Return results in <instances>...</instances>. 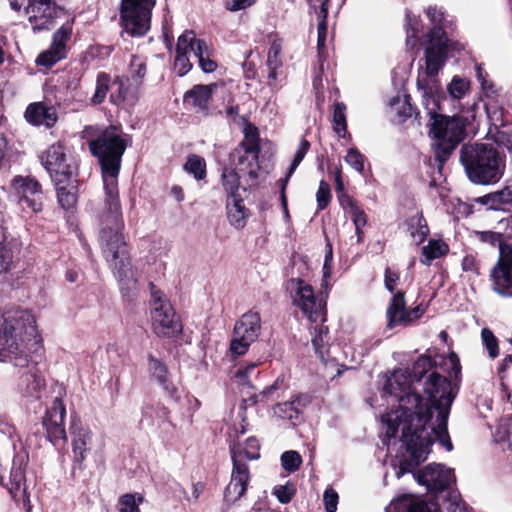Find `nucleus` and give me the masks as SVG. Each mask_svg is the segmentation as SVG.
I'll return each instance as SVG.
<instances>
[{
	"mask_svg": "<svg viewBox=\"0 0 512 512\" xmlns=\"http://www.w3.org/2000/svg\"><path fill=\"white\" fill-rule=\"evenodd\" d=\"M89 149L99 160L105 191V212L100 218V247L123 295L130 296L136 289L137 279L122 234L124 224L118 193V175L126 143L117 128L110 127L89 142Z\"/></svg>",
	"mask_w": 512,
	"mask_h": 512,
	"instance_id": "1",
	"label": "nucleus"
},
{
	"mask_svg": "<svg viewBox=\"0 0 512 512\" xmlns=\"http://www.w3.org/2000/svg\"><path fill=\"white\" fill-rule=\"evenodd\" d=\"M413 384L411 375L404 369H396L384 375L383 396L398 402V408L381 417L382 442L384 445H388L389 441L397 435L399 428H401V440L407 452V456L399 461V466L394 467L397 478L405 473L412 472L429 455L430 440L428 436H422L421 446H418L416 440L411 436L414 422L421 423L425 421L423 411H428L423 406V399L416 392V387L412 386Z\"/></svg>",
	"mask_w": 512,
	"mask_h": 512,
	"instance_id": "2",
	"label": "nucleus"
},
{
	"mask_svg": "<svg viewBox=\"0 0 512 512\" xmlns=\"http://www.w3.org/2000/svg\"><path fill=\"white\" fill-rule=\"evenodd\" d=\"M419 385L422 386V391L426 396L423 406L428 411H423L425 421L414 422L411 436L416 440L418 446H421L422 436L427 435L430 440L429 453L434 441H438L447 451H451L453 445L447 429L450 407L454 400L451 382L446 377L432 371L427 377H424V381Z\"/></svg>",
	"mask_w": 512,
	"mask_h": 512,
	"instance_id": "3",
	"label": "nucleus"
},
{
	"mask_svg": "<svg viewBox=\"0 0 512 512\" xmlns=\"http://www.w3.org/2000/svg\"><path fill=\"white\" fill-rule=\"evenodd\" d=\"M27 355L33 362L41 361L43 356L42 337L35 316L29 310L10 311L4 318L3 336L0 337V360L24 365Z\"/></svg>",
	"mask_w": 512,
	"mask_h": 512,
	"instance_id": "4",
	"label": "nucleus"
},
{
	"mask_svg": "<svg viewBox=\"0 0 512 512\" xmlns=\"http://www.w3.org/2000/svg\"><path fill=\"white\" fill-rule=\"evenodd\" d=\"M460 162L468 179L474 184H495L505 171V159L492 144L463 145L460 150Z\"/></svg>",
	"mask_w": 512,
	"mask_h": 512,
	"instance_id": "5",
	"label": "nucleus"
},
{
	"mask_svg": "<svg viewBox=\"0 0 512 512\" xmlns=\"http://www.w3.org/2000/svg\"><path fill=\"white\" fill-rule=\"evenodd\" d=\"M477 104L454 116L433 115L430 134L436 140L435 154L445 161L457 145L465 138L466 129L476 120Z\"/></svg>",
	"mask_w": 512,
	"mask_h": 512,
	"instance_id": "6",
	"label": "nucleus"
},
{
	"mask_svg": "<svg viewBox=\"0 0 512 512\" xmlns=\"http://www.w3.org/2000/svg\"><path fill=\"white\" fill-rule=\"evenodd\" d=\"M150 315L153 332L162 338H173L181 334L183 325L166 295L154 284H150Z\"/></svg>",
	"mask_w": 512,
	"mask_h": 512,
	"instance_id": "7",
	"label": "nucleus"
},
{
	"mask_svg": "<svg viewBox=\"0 0 512 512\" xmlns=\"http://www.w3.org/2000/svg\"><path fill=\"white\" fill-rule=\"evenodd\" d=\"M476 236L481 242L498 245L499 259L492 271L493 287L501 296L512 298V246L503 242L497 232L479 231Z\"/></svg>",
	"mask_w": 512,
	"mask_h": 512,
	"instance_id": "8",
	"label": "nucleus"
},
{
	"mask_svg": "<svg viewBox=\"0 0 512 512\" xmlns=\"http://www.w3.org/2000/svg\"><path fill=\"white\" fill-rule=\"evenodd\" d=\"M292 303L311 322H324L326 315V302L322 295H316L313 287L301 278H291L286 283Z\"/></svg>",
	"mask_w": 512,
	"mask_h": 512,
	"instance_id": "9",
	"label": "nucleus"
},
{
	"mask_svg": "<svg viewBox=\"0 0 512 512\" xmlns=\"http://www.w3.org/2000/svg\"><path fill=\"white\" fill-rule=\"evenodd\" d=\"M259 152L258 130L254 126H248L244 140L230 154V165L240 172H247L252 180H256Z\"/></svg>",
	"mask_w": 512,
	"mask_h": 512,
	"instance_id": "10",
	"label": "nucleus"
},
{
	"mask_svg": "<svg viewBox=\"0 0 512 512\" xmlns=\"http://www.w3.org/2000/svg\"><path fill=\"white\" fill-rule=\"evenodd\" d=\"M155 0H122L121 22L132 36H143L150 28L151 10Z\"/></svg>",
	"mask_w": 512,
	"mask_h": 512,
	"instance_id": "11",
	"label": "nucleus"
},
{
	"mask_svg": "<svg viewBox=\"0 0 512 512\" xmlns=\"http://www.w3.org/2000/svg\"><path fill=\"white\" fill-rule=\"evenodd\" d=\"M9 4L16 12L24 9L34 31L50 29L59 11L53 0H9Z\"/></svg>",
	"mask_w": 512,
	"mask_h": 512,
	"instance_id": "12",
	"label": "nucleus"
},
{
	"mask_svg": "<svg viewBox=\"0 0 512 512\" xmlns=\"http://www.w3.org/2000/svg\"><path fill=\"white\" fill-rule=\"evenodd\" d=\"M73 461L81 468L92 455H97L101 447L94 441L93 432L89 427L73 421L70 426Z\"/></svg>",
	"mask_w": 512,
	"mask_h": 512,
	"instance_id": "13",
	"label": "nucleus"
},
{
	"mask_svg": "<svg viewBox=\"0 0 512 512\" xmlns=\"http://www.w3.org/2000/svg\"><path fill=\"white\" fill-rule=\"evenodd\" d=\"M12 191L18 196L23 209L32 212L42 210L43 192L40 183L29 176H15L11 181Z\"/></svg>",
	"mask_w": 512,
	"mask_h": 512,
	"instance_id": "14",
	"label": "nucleus"
},
{
	"mask_svg": "<svg viewBox=\"0 0 512 512\" xmlns=\"http://www.w3.org/2000/svg\"><path fill=\"white\" fill-rule=\"evenodd\" d=\"M425 50L426 74L434 77L444 66L447 52V38L442 28H432L427 35Z\"/></svg>",
	"mask_w": 512,
	"mask_h": 512,
	"instance_id": "15",
	"label": "nucleus"
},
{
	"mask_svg": "<svg viewBox=\"0 0 512 512\" xmlns=\"http://www.w3.org/2000/svg\"><path fill=\"white\" fill-rule=\"evenodd\" d=\"M41 162L52 180L77 172L76 167L67 162L66 150L61 143L48 147L41 156Z\"/></svg>",
	"mask_w": 512,
	"mask_h": 512,
	"instance_id": "16",
	"label": "nucleus"
},
{
	"mask_svg": "<svg viewBox=\"0 0 512 512\" xmlns=\"http://www.w3.org/2000/svg\"><path fill=\"white\" fill-rule=\"evenodd\" d=\"M232 462L230 482L224 491V499L229 504L235 503L245 494L250 482V472L246 462L241 461L239 456H234Z\"/></svg>",
	"mask_w": 512,
	"mask_h": 512,
	"instance_id": "17",
	"label": "nucleus"
},
{
	"mask_svg": "<svg viewBox=\"0 0 512 512\" xmlns=\"http://www.w3.org/2000/svg\"><path fill=\"white\" fill-rule=\"evenodd\" d=\"M72 34V24H63L54 34L51 46L46 51L42 52L38 58L37 63L42 66L51 67L66 54V43Z\"/></svg>",
	"mask_w": 512,
	"mask_h": 512,
	"instance_id": "18",
	"label": "nucleus"
},
{
	"mask_svg": "<svg viewBox=\"0 0 512 512\" xmlns=\"http://www.w3.org/2000/svg\"><path fill=\"white\" fill-rule=\"evenodd\" d=\"M418 481L430 490L442 491L454 483V471L440 464H429L419 473Z\"/></svg>",
	"mask_w": 512,
	"mask_h": 512,
	"instance_id": "19",
	"label": "nucleus"
},
{
	"mask_svg": "<svg viewBox=\"0 0 512 512\" xmlns=\"http://www.w3.org/2000/svg\"><path fill=\"white\" fill-rule=\"evenodd\" d=\"M78 173L74 172L71 175L56 178L52 180L56 187L57 199L59 205L69 210L75 207L78 200Z\"/></svg>",
	"mask_w": 512,
	"mask_h": 512,
	"instance_id": "20",
	"label": "nucleus"
},
{
	"mask_svg": "<svg viewBox=\"0 0 512 512\" xmlns=\"http://www.w3.org/2000/svg\"><path fill=\"white\" fill-rule=\"evenodd\" d=\"M37 363L32 361L30 355H27L26 364L15 365L24 369L19 378L18 388L25 396H35L44 387V379L38 374Z\"/></svg>",
	"mask_w": 512,
	"mask_h": 512,
	"instance_id": "21",
	"label": "nucleus"
},
{
	"mask_svg": "<svg viewBox=\"0 0 512 512\" xmlns=\"http://www.w3.org/2000/svg\"><path fill=\"white\" fill-rule=\"evenodd\" d=\"M190 56L194 57V32L185 31L179 36L176 46L174 69L179 76H184L191 70Z\"/></svg>",
	"mask_w": 512,
	"mask_h": 512,
	"instance_id": "22",
	"label": "nucleus"
},
{
	"mask_svg": "<svg viewBox=\"0 0 512 512\" xmlns=\"http://www.w3.org/2000/svg\"><path fill=\"white\" fill-rule=\"evenodd\" d=\"M65 415L66 409L63 401L60 398H55L46 412L43 424L49 435L56 439H66Z\"/></svg>",
	"mask_w": 512,
	"mask_h": 512,
	"instance_id": "23",
	"label": "nucleus"
},
{
	"mask_svg": "<svg viewBox=\"0 0 512 512\" xmlns=\"http://www.w3.org/2000/svg\"><path fill=\"white\" fill-rule=\"evenodd\" d=\"M386 512H440L436 504L427 503L412 494H404L386 507Z\"/></svg>",
	"mask_w": 512,
	"mask_h": 512,
	"instance_id": "24",
	"label": "nucleus"
},
{
	"mask_svg": "<svg viewBox=\"0 0 512 512\" xmlns=\"http://www.w3.org/2000/svg\"><path fill=\"white\" fill-rule=\"evenodd\" d=\"M25 119L32 125L50 128L54 126L57 121V113L54 107L37 102L27 107Z\"/></svg>",
	"mask_w": 512,
	"mask_h": 512,
	"instance_id": "25",
	"label": "nucleus"
},
{
	"mask_svg": "<svg viewBox=\"0 0 512 512\" xmlns=\"http://www.w3.org/2000/svg\"><path fill=\"white\" fill-rule=\"evenodd\" d=\"M261 318L257 312L249 311L243 314L234 325L235 334L243 336L246 340L254 343L260 333Z\"/></svg>",
	"mask_w": 512,
	"mask_h": 512,
	"instance_id": "26",
	"label": "nucleus"
},
{
	"mask_svg": "<svg viewBox=\"0 0 512 512\" xmlns=\"http://www.w3.org/2000/svg\"><path fill=\"white\" fill-rule=\"evenodd\" d=\"M386 315L388 320L387 327L390 329L399 325H407V309L402 292H397L393 295L387 307Z\"/></svg>",
	"mask_w": 512,
	"mask_h": 512,
	"instance_id": "27",
	"label": "nucleus"
},
{
	"mask_svg": "<svg viewBox=\"0 0 512 512\" xmlns=\"http://www.w3.org/2000/svg\"><path fill=\"white\" fill-rule=\"evenodd\" d=\"M405 226L410 239L417 246L426 240L430 232L422 212L418 211L406 220Z\"/></svg>",
	"mask_w": 512,
	"mask_h": 512,
	"instance_id": "28",
	"label": "nucleus"
},
{
	"mask_svg": "<svg viewBox=\"0 0 512 512\" xmlns=\"http://www.w3.org/2000/svg\"><path fill=\"white\" fill-rule=\"evenodd\" d=\"M226 211L229 223L236 229H242L247 223L249 211L243 203L242 197L226 200Z\"/></svg>",
	"mask_w": 512,
	"mask_h": 512,
	"instance_id": "29",
	"label": "nucleus"
},
{
	"mask_svg": "<svg viewBox=\"0 0 512 512\" xmlns=\"http://www.w3.org/2000/svg\"><path fill=\"white\" fill-rule=\"evenodd\" d=\"M215 87V84L195 85L191 90L185 93L184 100L191 103L199 110L205 111L208 109L212 92Z\"/></svg>",
	"mask_w": 512,
	"mask_h": 512,
	"instance_id": "30",
	"label": "nucleus"
},
{
	"mask_svg": "<svg viewBox=\"0 0 512 512\" xmlns=\"http://www.w3.org/2000/svg\"><path fill=\"white\" fill-rule=\"evenodd\" d=\"M149 371L162 388L169 394L174 395L176 393V387L170 380L168 370L163 362L156 359L152 355L149 356Z\"/></svg>",
	"mask_w": 512,
	"mask_h": 512,
	"instance_id": "31",
	"label": "nucleus"
},
{
	"mask_svg": "<svg viewBox=\"0 0 512 512\" xmlns=\"http://www.w3.org/2000/svg\"><path fill=\"white\" fill-rule=\"evenodd\" d=\"M221 186L227 195V199L241 197L240 176L235 168L224 167L221 172Z\"/></svg>",
	"mask_w": 512,
	"mask_h": 512,
	"instance_id": "32",
	"label": "nucleus"
},
{
	"mask_svg": "<svg viewBox=\"0 0 512 512\" xmlns=\"http://www.w3.org/2000/svg\"><path fill=\"white\" fill-rule=\"evenodd\" d=\"M194 58L198 61L204 73H211L217 69V63L211 59L206 42L194 36Z\"/></svg>",
	"mask_w": 512,
	"mask_h": 512,
	"instance_id": "33",
	"label": "nucleus"
},
{
	"mask_svg": "<svg viewBox=\"0 0 512 512\" xmlns=\"http://www.w3.org/2000/svg\"><path fill=\"white\" fill-rule=\"evenodd\" d=\"M306 397L297 396L291 401L277 404L274 407V414L280 418L296 421L299 419L300 406H304Z\"/></svg>",
	"mask_w": 512,
	"mask_h": 512,
	"instance_id": "34",
	"label": "nucleus"
},
{
	"mask_svg": "<svg viewBox=\"0 0 512 512\" xmlns=\"http://www.w3.org/2000/svg\"><path fill=\"white\" fill-rule=\"evenodd\" d=\"M448 251L449 247L444 241L430 239L428 244L422 248L420 262L429 266L433 260L446 255Z\"/></svg>",
	"mask_w": 512,
	"mask_h": 512,
	"instance_id": "35",
	"label": "nucleus"
},
{
	"mask_svg": "<svg viewBox=\"0 0 512 512\" xmlns=\"http://www.w3.org/2000/svg\"><path fill=\"white\" fill-rule=\"evenodd\" d=\"M239 456V459L243 462L246 460H256L260 457L259 443L254 437H250L246 440L244 445H234L231 447V458Z\"/></svg>",
	"mask_w": 512,
	"mask_h": 512,
	"instance_id": "36",
	"label": "nucleus"
},
{
	"mask_svg": "<svg viewBox=\"0 0 512 512\" xmlns=\"http://www.w3.org/2000/svg\"><path fill=\"white\" fill-rule=\"evenodd\" d=\"M328 333V327L323 324H317L312 331V345L322 361H325V355L328 353Z\"/></svg>",
	"mask_w": 512,
	"mask_h": 512,
	"instance_id": "37",
	"label": "nucleus"
},
{
	"mask_svg": "<svg viewBox=\"0 0 512 512\" xmlns=\"http://www.w3.org/2000/svg\"><path fill=\"white\" fill-rule=\"evenodd\" d=\"M390 109L391 112L399 118V121L406 120L411 117L414 112L409 95H397L392 98L390 101Z\"/></svg>",
	"mask_w": 512,
	"mask_h": 512,
	"instance_id": "38",
	"label": "nucleus"
},
{
	"mask_svg": "<svg viewBox=\"0 0 512 512\" xmlns=\"http://www.w3.org/2000/svg\"><path fill=\"white\" fill-rule=\"evenodd\" d=\"M111 76L105 72H100L96 77L95 91L90 98L92 105H99L104 102L110 90Z\"/></svg>",
	"mask_w": 512,
	"mask_h": 512,
	"instance_id": "39",
	"label": "nucleus"
},
{
	"mask_svg": "<svg viewBox=\"0 0 512 512\" xmlns=\"http://www.w3.org/2000/svg\"><path fill=\"white\" fill-rule=\"evenodd\" d=\"M485 110L488 121L495 128H500L506 125L507 119L505 117L504 109L500 105L498 99L485 102Z\"/></svg>",
	"mask_w": 512,
	"mask_h": 512,
	"instance_id": "40",
	"label": "nucleus"
},
{
	"mask_svg": "<svg viewBox=\"0 0 512 512\" xmlns=\"http://www.w3.org/2000/svg\"><path fill=\"white\" fill-rule=\"evenodd\" d=\"M476 77L480 83L481 91L486 98V101H492L498 99V90L494 83L488 79V73L484 70L481 64L475 66Z\"/></svg>",
	"mask_w": 512,
	"mask_h": 512,
	"instance_id": "41",
	"label": "nucleus"
},
{
	"mask_svg": "<svg viewBox=\"0 0 512 512\" xmlns=\"http://www.w3.org/2000/svg\"><path fill=\"white\" fill-rule=\"evenodd\" d=\"M482 202L493 210L503 209V205L512 203V189L505 188L482 198Z\"/></svg>",
	"mask_w": 512,
	"mask_h": 512,
	"instance_id": "42",
	"label": "nucleus"
},
{
	"mask_svg": "<svg viewBox=\"0 0 512 512\" xmlns=\"http://www.w3.org/2000/svg\"><path fill=\"white\" fill-rule=\"evenodd\" d=\"M433 367L432 359L428 356H420L413 364L411 379L413 383L420 384L424 381Z\"/></svg>",
	"mask_w": 512,
	"mask_h": 512,
	"instance_id": "43",
	"label": "nucleus"
},
{
	"mask_svg": "<svg viewBox=\"0 0 512 512\" xmlns=\"http://www.w3.org/2000/svg\"><path fill=\"white\" fill-rule=\"evenodd\" d=\"M184 169L193 175L196 180H203L206 177V162L203 157L191 154L188 156Z\"/></svg>",
	"mask_w": 512,
	"mask_h": 512,
	"instance_id": "44",
	"label": "nucleus"
},
{
	"mask_svg": "<svg viewBox=\"0 0 512 512\" xmlns=\"http://www.w3.org/2000/svg\"><path fill=\"white\" fill-rule=\"evenodd\" d=\"M15 251L9 242H0V276L8 273L14 265Z\"/></svg>",
	"mask_w": 512,
	"mask_h": 512,
	"instance_id": "45",
	"label": "nucleus"
},
{
	"mask_svg": "<svg viewBox=\"0 0 512 512\" xmlns=\"http://www.w3.org/2000/svg\"><path fill=\"white\" fill-rule=\"evenodd\" d=\"M470 81L460 76H454L447 86V91L453 99L460 100L468 94Z\"/></svg>",
	"mask_w": 512,
	"mask_h": 512,
	"instance_id": "46",
	"label": "nucleus"
},
{
	"mask_svg": "<svg viewBox=\"0 0 512 512\" xmlns=\"http://www.w3.org/2000/svg\"><path fill=\"white\" fill-rule=\"evenodd\" d=\"M127 81V79L120 76L114 79L113 84L117 85V89L112 91L109 96V100L113 105L121 106L125 102L128 93Z\"/></svg>",
	"mask_w": 512,
	"mask_h": 512,
	"instance_id": "47",
	"label": "nucleus"
},
{
	"mask_svg": "<svg viewBox=\"0 0 512 512\" xmlns=\"http://www.w3.org/2000/svg\"><path fill=\"white\" fill-rule=\"evenodd\" d=\"M345 111H346V106L343 103H336L334 105L333 128H334V131L340 137H344L347 132Z\"/></svg>",
	"mask_w": 512,
	"mask_h": 512,
	"instance_id": "48",
	"label": "nucleus"
},
{
	"mask_svg": "<svg viewBox=\"0 0 512 512\" xmlns=\"http://www.w3.org/2000/svg\"><path fill=\"white\" fill-rule=\"evenodd\" d=\"M142 502L143 497L138 493L125 494L119 499V512H140L139 505Z\"/></svg>",
	"mask_w": 512,
	"mask_h": 512,
	"instance_id": "49",
	"label": "nucleus"
},
{
	"mask_svg": "<svg viewBox=\"0 0 512 512\" xmlns=\"http://www.w3.org/2000/svg\"><path fill=\"white\" fill-rule=\"evenodd\" d=\"M302 464V457L297 451L289 450L281 455V465L289 473L297 471Z\"/></svg>",
	"mask_w": 512,
	"mask_h": 512,
	"instance_id": "50",
	"label": "nucleus"
},
{
	"mask_svg": "<svg viewBox=\"0 0 512 512\" xmlns=\"http://www.w3.org/2000/svg\"><path fill=\"white\" fill-rule=\"evenodd\" d=\"M355 226V232L357 236V242L361 243L363 240V228L367 224V218L362 209L358 206L353 207L351 211L348 212Z\"/></svg>",
	"mask_w": 512,
	"mask_h": 512,
	"instance_id": "51",
	"label": "nucleus"
},
{
	"mask_svg": "<svg viewBox=\"0 0 512 512\" xmlns=\"http://www.w3.org/2000/svg\"><path fill=\"white\" fill-rule=\"evenodd\" d=\"M319 22L317 26L318 38H317V47L319 52H321L326 44L327 39V6L324 4L322 9L318 15Z\"/></svg>",
	"mask_w": 512,
	"mask_h": 512,
	"instance_id": "52",
	"label": "nucleus"
},
{
	"mask_svg": "<svg viewBox=\"0 0 512 512\" xmlns=\"http://www.w3.org/2000/svg\"><path fill=\"white\" fill-rule=\"evenodd\" d=\"M332 263H333V249L330 242H327L325 249V258L323 264V276H322V284L321 287L325 290L328 289L329 279L332 275Z\"/></svg>",
	"mask_w": 512,
	"mask_h": 512,
	"instance_id": "53",
	"label": "nucleus"
},
{
	"mask_svg": "<svg viewBox=\"0 0 512 512\" xmlns=\"http://www.w3.org/2000/svg\"><path fill=\"white\" fill-rule=\"evenodd\" d=\"M461 267L465 277L469 281L476 279L480 274L479 262L473 255H466L462 259Z\"/></svg>",
	"mask_w": 512,
	"mask_h": 512,
	"instance_id": "54",
	"label": "nucleus"
},
{
	"mask_svg": "<svg viewBox=\"0 0 512 512\" xmlns=\"http://www.w3.org/2000/svg\"><path fill=\"white\" fill-rule=\"evenodd\" d=\"M282 44L280 40H274L268 50L267 67L279 69L282 66L281 59Z\"/></svg>",
	"mask_w": 512,
	"mask_h": 512,
	"instance_id": "55",
	"label": "nucleus"
},
{
	"mask_svg": "<svg viewBox=\"0 0 512 512\" xmlns=\"http://www.w3.org/2000/svg\"><path fill=\"white\" fill-rule=\"evenodd\" d=\"M251 342L246 340L243 336L235 334L233 331V336L230 342L229 351L232 356L238 357L247 353L249 347L251 346Z\"/></svg>",
	"mask_w": 512,
	"mask_h": 512,
	"instance_id": "56",
	"label": "nucleus"
},
{
	"mask_svg": "<svg viewBox=\"0 0 512 512\" xmlns=\"http://www.w3.org/2000/svg\"><path fill=\"white\" fill-rule=\"evenodd\" d=\"M345 162L358 173L364 171V156L356 148H350L344 158Z\"/></svg>",
	"mask_w": 512,
	"mask_h": 512,
	"instance_id": "57",
	"label": "nucleus"
},
{
	"mask_svg": "<svg viewBox=\"0 0 512 512\" xmlns=\"http://www.w3.org/2000/svg\"><path fill=\"white\" fill-rule=\"evenodd\" d=\"M481 337L484 345L486 346L489 356L491 358H495L498 356V341L494 336L493 332L488 328H483L481 332Z\"/></svg>",
	"mask_w": 512,
	"mask_h": 512,
	"instance_id": "58",
	"label": "nucleus"
},
{
	"mask_svg": "<svg viewBox=\"0 0 512 512\" xmlns=\"http://www.w3.org/2000/svg\"><path fill=\"white\" fill-rule=\"evenodd\" d=\"M131 77L138 82H141L146 74V63L143 59L137 56H132L130 64Z\"/></svg>",
	"mask_w": 512,
	"mask_h": 512,
	"instance_id": "59",
	"label": "nucleus"
},
{
	"mask_svg": "<svg viewBox=\"0 0 512 512\" xmlns=\"http://www.w3.org/2000/svg\"><path fill=\"white\" fill-rule=\"evenodd\" d=\"M330 198H331L330 187L327 182H325L324 180H321L319 183L318 191L316 193L318 208L320 210L326 208L330 201Z\"/></svg>",
	"mask_w": 512,
	"mask_h": 512,
	"instance_id": "60",
	"label": "nucleus"
},
{
	"mask_svg": "<svg viewBox=\"0 0 512 512\" xmlns=\"http://www.w3.org/2000/svg\"><path fill=\"white\" fill-rule=\"evenodd\" d=\"M310 143L306 139H302L298 145V148L295 152L294 159L289 168V175H292L298 165L301 163L303 158L305 157L307 151L309 150Z\"/></svg>",
	"mask_w": 512,
	"mask_h": 512,
	"instance_id": "61",
	"label": "nucleus"
},
{
	"mask_svg": "<svg viewBox=\"0 0 512 512\" xmlns=\"http://www.w3.org/2000/svg\"><path fill=\"white\" fill-rule=\"evenodd\" d=\"M310 143L306 139H302L298 145V148L295 152L294 159L289 168V175H292L298 165L301 163L303 158L305 157L307 151L309 150Z\"/></svg>",
	"mask_w": 512,
	"mask_h": 512,
	"instance_id": "62",
	"label": "nucleus"
},
{
	"mask_svg": "<svg viewBox=\"0 0 512 512\" xmlns=\"http://www.w3.org/2000/svg\"><path fill=\"white\" fill-rule=\"evenodd\" d=\"M25 475L22 467V462L17 459L13 460V466L10 472V481L15 486V489H19L24 482Z\"/></svg>",
	"mask_w": 512,
	"mask_h": 512,
	"instance_id": "63",
	"label": "nucleus"
},
{
	"mask_svg": "<svg viewBox=\"0 0 512 512\" xmlns=\"http://www.w3.org/2000/svg\"><path fill=\"white\" fill-rule=\"evenodd\" d=\"M338 493L332 489L327 488L323 494V502L326 512H336L338 505Z\"/></svg>",
	"mask_w": 512,
	"mask_h": 512,
	"instance_id": "64",
	"label": "nucleus"
}]
</instances>
